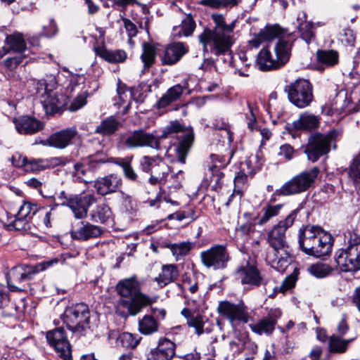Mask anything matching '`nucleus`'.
<instances>
[{"instance_id":"nucleus-1","label":"nucleus","mask_w":360,"mask_h":360,"mask_svg":"<svg viewBox=\"0 0 360 360\" xmlns=\"http://www.w3.org/2000/svg\"><path fill=\"white\" fill-rule=\"evenodd\" d=\"M213 28H205L198 36L202 46L204 53H212L216 56L226 53L234 43L235 22L227 24L221 14H212Z\"/></svg>"},{"instance_id":"nucleus-2","label":"nucleus","mask_w":360,"mask_h":360,"mask_svg":"<svg viewBox=\"0 0 360 360\" xmlns=\"http://www.w3.org/2000/svg\"><path fill=\"white\" fill-rule=\"evenodd\" d=\"M299 245L306 254L321 257L330 253L333 237L320 226L307 225L300 230Z\"/></svg>"},{"instance_id":"nucleus-3","label":"nucleus","mask_w":360,"mask_h":360,"mask_svg":"<svg viewBox=\"0 0 360 360\" xmlns=\"http://www.w3.org/2000/svg\"><path fill=\"white\" fill-rule=\"evenodd\" d=\"M116 290L121 296L130 298L127 308L132 316L138 314L143 308L152 304L156 300L155 297H150L141 292L140 283L135 276L120 281L116 285Z\"/></svg>"},{"instance_id":"nucleus-4","label":"nucleus","mask_w":360,"mask_h":360,"mask_svg":"<svg viewBox=\"0 0 360 360\" xmlns=\"http://www.w3.org/2000/svg\"><path fill=\"white\" fill-rule=\"evenodd\" d=\"M63 323L77 338L86 335L90 330V311L84 303L67 307L62 315Z\"/></svg>"},{"instance_id":"nucleus-5","label":"nucleus","mask_w":360,"mask_h":360,"mask_svg":"<svg viewBox=\"0 0 360 360\" xmlns=\"http://www.w3.org/2000/svg\"><path fill=\"white\" fill-rule=\"evenodd\" d=\"M58 262V259H53L41 262L34 266L13 268L6 275V281L9 290L13 292L23 291L25 287V283L33 279L34 275L37 273L49 269Z\"/></svg>"},{"instance_id":"nucleus-6","label":"nucleus","mask_w":360,"mask_h":360,"mask_svg":"<svg viewBox=\"0 0 360 360\" xmlns=\"http://www.w3.org/2000/svg\"><path fill=\"white\" fill-rule=\"evenodd\" d=\"M292 45V43L288 39H280L275 46L276 58L271 56L268 49H262L256 60L259 69L266 71L284 65L290 59Z\"/></svg>"},{"instance_id":"nucleus-7","label":"nucleus","mask_w":360,"mask_h":360,"mask_svg":"<svg viewBox=\"0 0 360 360\" xmlns=\"http://www.w3.org/2000/svg\"><path fill=\"white\" fill-rule=\"evenodd\" d=\"M338 268L345 272L360 270V238H351L348 245L335 253Z\"/></svg>"},{"instance_id":"nucleus-8","label":"nucleus","mask_w":360,"mask_h":360,"mask_svg":"<svg viewBox=\"0 0 360 360\" xmlns=\"http://www.w3.org/2000/svg\"><path fill=\"white\" fill-rule=\"evenodd\" d=\"M44 89L41 95L40 102L46 113H55L61 110L66 104V98L57 91V83L56 79L51 77L49 82L41 80L39 82L37 91Z\"/></svg>"},{"instance_id":"nucleus-9","label":"nucleus","mask_w":360,"mask_h":360,"mask_svg":"<svg viewBox=\"0 0 360 360\" xmlns=\"http://www.w3.org/2000/svg\"><path fill=\"white\" fill-rule=\"evenodd\" d=\"M319 174V169L316 167L302 172L285 182L276 191V194L286 196L304 192L313 186Z\"/></svg>"},{"instance_id":"nucleus-10","label":"nucleus","mask_w":360,"mask_h":360,"mask_svg":"<svg viewBox=\"0 0 360 360\" xmlns=\"http://www.w3.org/2000/svg\"><path fill=\"white\" fill-rule=\"evenodd\" d=\"M285 91L291 103L299 108L310 105L313 99V86L309 80L300 78L285 86Z\"/></svg>"},{"instance_id":"nucleus-11","label":"nucleus","mask_w":360,"mask_h":360,"mask_svg":"<svg viewBox=\"0 0 360 360\" xmlns=\"http://www.w3.org/2000/svg\"><path fill=\"white\" fill-rule=\"evenodd\" d=\"M336 135L335 131H331L326 134H316L311 136L305 148L308 159L316 162L320 157L327 154Z\"/></svg>"},{"instance_id":"nucleus-12","label":"nucleus","mask_w":360,"mask_h":360,"mask_svg":"<svg viewBox=\"0 0 360 360\" xmlns=\"http://www.w3.org/2000/svg\"><path fill=\"white\" fill-rule=\"evenodd\" d=\"M178 133L177 139L179 143L176 148L179 161L185 163L186 158L193 141V133L190 129H184L178 122H171L162 134V137L166 138L169 134Z\"/></svg>"},{"instance_id":"nucleus-13","label":"nucleus","mask_w":360,"mask_h":360,"mask_svg":"<svg viewBox=\"0 0 360 360\" xmlns=\"http://www.w3.org/2000/svg\"><path fill=\"white\" fill-rule=\"evenodd\" d=\"M298 212V210H293L284 220L280 221L276 225L274 226L271 231L267 233L266 240L269 248H284L288 246L285 240V231L290 227L295 221ZM276 249L270 253L271 257H274L273 254Z\"/></svg>"},{"instance_id":"nucleus-14","label":"nucleus","mask_w":360,"mask_h":360,"mask_svg":"<svg viewBox=\"0 0 360 360\" xmlns=\"http://www.w3.org/2000/svg\"><path fill=\"white\" fill-rule=\"evenodd\" d=\"M200 259L207 268L218 270L226 267L230 257L225 245H215L202 252Z\"/></svg>"},{"instance_id":"nucleus-15","label":"nucleus","mask_w":360,"mask_h":360,"mask_svg":"<svg viewBox=\"0 0 360 360\" xmlns=\"http://www.w3.org/2000/svg\"><path fill=\"white\" fill-rule=\"evenodd\" d=\"M217 311L229 320L233 329L236 328L238 322L246 323L248 321L247 307L243 302L236 304L229 301H221L218 304Z\"/></svg>"},{"instance_id":"nucleus-16","label":"nucleus","mask_w":360,"mask_h":360,"mask_svg":"<svg viewBox=\"0 0 360 360\" xmlns=\"http://www.w3.org/2000/svg\"><path fill=\"white\" fill-rule=\"evenodd\" d=\"M46 340L53 347L58 356L63 360H70L72 357V349L65 329L58 327L53 330H49L46 335Z\"/></svg>"},{"instance_id":"nucleus-17","label":"nucleus","mask_w":360,"mask_h":360,"mask_svg":"<svg viewBox=\"0 0 360 360\" xmlns=\"http://www.w3.org/2000/svg\"><path fill=\"white\" fill-rule=\"evenodd\" d=\"M120 143H123L129 148L150 147L160 149L159 139L153 134L143 130L134 131L133 133L122 136Z\"/></svg>"},{"instance_id":"nucleus-18","label":"nucleus","mask_w":360,"mask_h":360,"mask_svg":"<svg viewBox=\"0 0 360 360\" xmlns=\"http://www.w3.org/2000/svg\"><path fill=\"white\" fill-rule=\"evenodd\" d=\"M78 137L79 134L76 127H69L50 135L44 143V145H48L58 149H64L68 146L72 145Z\"/></svg>"},{"instance_id":"nucleus-19","label":"nucleus","mask_w":360,"mask_h":360,"mask_svg":"<svg viewBox=\"0 0 360 360\" xmlns=\"http://www.w3.org/2000/svg\"><path fill=\"white\" fill-rule=\"evenodd\" d=\"M95 202L94 194L72 195L68 207L75 218L83 219L86 217L89 207Z\"/></svg>"},{"instance_id":"nucleus-20","label":"nucleus","mask_w":360,"mask_h":360,"mask_svg":"<svg viewBox=\"0 0 360 360\" xmlns=\"http://www.w3.org/2000/svg\"><path fill=\"white\" fill-rule=\"evenodd\" d=\"M279 309H271L268 315L259 320L257 322L250 325L252 330L258 335H271L274 330L278 319L281 316Z\"/></svg>"},{"instance_id":"nucleus-21","label":"nucleus","mask_w":360,"mask_h":360,"mask_svg":"<svg viewBox=\"0 0 360 360\" xmlns=\"http://www.w3.org/2000/svg\"><path fill=\"white\" fill-rule=\"evenodd\" d=\"M276 251L274 252V257H271L270 253L274 250V248H269L266 252V260L278 271H284L290 263V255L289 246L284 248L276 247Z\"/></svg>"},{"instance_id":"nucleus-22","label":"nucleus","mask_w":360,"mask_h":360,"mask_svg":"<svg viewBox=\"0 0 360 360\" xmlns=\"http://www.w3.org/2000/svg\"><path fill=\"white\" fill-rule=\"evenodd\" d=\"M101 233L102 231L99 226L86 221L78 222L70 231L72 238L82 241L97 238Z\"/></svg>"},{"instance_id":"nucleus-23","label":"nucleus","mask_w":360,"mask_h":360,"mask_svg":"<svg viewBox=\"0 0 360 360\" xmlns=\"http://www.w3.org/2000/svg\"><path fill=\"white\" fill-rule=\"evenodd\" d=\"M13 122L18 133L32 135L41 131L44 127L43 122L31 116H20L13 119Z\"/></svg>"},{"instance_id":"nucleus-24","label":"nucleus","mask_w":360,"mask_h":360,"mask_svg":"<svg viewBox=\"0 0 360 360\" xmlns=\"http://www.w3.org/2000/svg\"><path fill=\"white\" fill-rule=\"evenodd\" d=\"M243 219L236 227L235 238L236 240L248 243L255 233L256 223L255 217L249 212L243 214Z\"/></svg>"},{"instance_id":"nucleus-25","label":"nucleus","mask_w":360,"mask_h":360,"mask_svg":"<svg viewBox=\"0 0 360 360\" xmlns=\"http://www.w3.org/2000/svg\"><path fill=\"white\" fill-rule=\"evenodd\" d=\"M188 51V47L184 43H172L165 49L162 57V63L164 65H174L177 63Z\"/></svg>"},{"instance_id":"nucleus-26","label":"nucleus","mask_w":360,"mask_h":360,"mask_svg":"<svg viewBox=\"0 0 360 360\" xmlns=\"http://www.w3.org/2000/svg\"><path fill=\"white\" fill-rule=\"evenodd\" d=\"M175 354V344L167 338L160 339L149 360H170Z\"/></svg>"},{"instance_id":"nucleus-27","label":"nucleus","mask_w":360,"mask_h":360,"mask_svg":"<svg viewBox=\"0 0 360 360\" xmlns=\"http://www.w3.org/2000/svg\"><path fill=\"white\" fill-rule=\"evenodd\" d=\"M238 274L243 284L259 286L262 283V277L254 264H247L238 270Z\"/></svg>"},{"instance_id":"nucleus-28","label":"nucleus","mask_w":360,"mask_h":360,"mask_svg":"<svg viewBox=\"0 0 360 360\" xmlns=\"http://www.w3.org/2000/svg\"><path fill=\"white\" fill-rule=\"evenodd\" d=\"M117 100L115 105L118 106L119 110L117 112V114L124 115L126 114L131 104V92L129 88L124 84H122L120 82L117 84Z\"/></svg>"},{"instance_id":"nucleus-29","label":"nucleus","mask_w":360,"mask_h":360,"mask_svg":"<svg viewBox=\"0 0 360 360\" xmlns=\"http://www.w3.org/2000/svg\"><path fill=\"white\" fill-rule=\"evenodd\" d=\"M355 339V337L345 339L340 335H331L328 337V352L332 354H344L348 350L350 343Z\"/></svg>"},{"instance_id":"nucleus-30","label":"nucleus","mask_w":360,"mask_h":360,"mask_svg":"<svg viewBox=\"0 0 360 360\" xmlns=\"http://www.w3.org/2000/svg\"><path fill=\"white\" fill-rule=\"evenodd\" d=\"M320 118L309 112H304L300 115L298 119L292 123L293 127L297 130H311L318 127Z\"/></svg>"},{"instance_id":"nucleus-31","label":"nucleus","mask_w":360,"mask_h":360,"mask_svg":"<svg viewBox=\"0 0 360 360\" xmlns=\"http://www.w3.org/2000/svg\"><path fill=\"white\" fill-rule=\"evenodd\" d=\"M179 276L177 266L175 264H164L158 276L155 278L159 287L162 288L172 283Z\"/></svg>"},{"instance_id":"nucleus-32","label":"nucleus","mask_w":360,"mask_h":360,"mask_svg":"<svg viewBox=\"0 0 360 360\" xmlns=\"http://www.w3.org/2000/svg\"><path fill=\"white\" fill-rule=\"evenodd\" d=\"M186 86L176 84L169 88L165 94L160 98L157 105L159 108H165L172 103L176 101L181 96L184 89Z\"/></svg>"},{"instance_id":"nucleus-33","label":"nucleus","mask_w":360,"mask_h":360,"mask_svg":"<svg viewBox=\"0 0 360 360\" xmlns=\"http://www.w3.org/2000/svg\"><path fill=\"white\" fill-rule=\"evenodd\" d=\"M195 243L191 241H183L175 243H167L165 247L169 249L172 255L178 261L188 255L195 248Z\"/></svg>"},{"instance_id":"nucleus-34","label":"nucleus","mask_w":360,"mask_h":360,"mask_svg":"<svg viewBox=\"0 0 360 360\" xmlns=\"http://www.w3.org/2000/svg\"><path fill=\"white\" fill-rule=\"evenodd\" d=\"M5 43L8 46V48L6 49L8 52L11 51L15 53H22L27 49L24 36L20 32L6 34Z\"/></svg>"},{"instance_id":"nucleus-35","label":"nucleus","mask_w":360,"mask_h":360,"mask_svg":"<svg viewBox=\"0 0 360 360\" xmlns=\"http://www.w3.org/2000/svg\"><path fill=\"white\" fill-rule=\"evenodd\" d=\"M302 18L300 16L297 18V20L301 21L299 22L298 31L300 37L309 44L315 38L314 24L311 22L307 21V15L304 13H302Z\"/></svg>"},{"instance_id":"nucleus-36","label":"nucleus","mask_w":360,"mask_h":360,"mask_svg":"<svg viewBox=\"0 0 360 360\" xmlns=\"http://www.w3.org/2000/svg\"><path fill=\"white\" fill-rule=\"evenodd\" d=\"M210 159L212 165L208 167V169L213 176L212 178L215 179L214 181L217 182L222 176V173L219 172V169L229 163L231 157L226 158L224 156L220 157L217 155H211Z\"/></svg>"},{"instance_id":"nucleus-37","label":"nucleus","mask_w":360,"mask_h":360,"mask_svg":"<svg viewBox=\"0 0 360 360\" xmlns=\"http://www.w3.org/2000/svg\"><path fill=\"white\" fill-rule=\"evenodd\" d=\"M158 321L150 315H145L139 321V330L141 334L149 335L158 330Z\"/></svg>"},{"instance_id":"nucleus-38","label":"nucleus","mask_w":360,"mask_h":360,"mask_svg":"<svg viewBox=\"0 0 360 360\" xmlns=\"http://www.w3.org/2000/svg\"><path fill=\"white\" fill-rule=\"evenodd\" d=\"M140 341V338L134 337L131 333H122L116 339L117 349H133L136 347Z\"/></svg>"},{"instance_id":"nucleus-39","label":"nucleus","mask_w":360,"mask_h":360,"mask_svg":"<svg viewBox=\"0 0 360 360\" xmlns=\"http://www.w3.org/2000/svg\"><path fill=\"white\" fill-rule=\"evenodd\" d=\"M131 158L114 159V164L120 166L124 174V176L131 181H135L137 179V174L131 165Z\"/></svg>"},{"instance_id":"nucleus-40","label":"nucleus","mask_w":360,"mask_h":360,"mask_svg":"<svg viewBox=\"0 0 360 360\" xmlns=\"http://www.w3.org/2000/svg\"><path fill=\"white\" fill-rule=\"evenodd\" d=\"M263 160L259 157V153L250 156L243 164V170L246 174L252 175L257 170H259L263 165Z\"/></svg>"},{"instance_id":"nucleus-41","label":"nucleus","mask_w":360,"mask_h":360,"mask_svg":"<svg viewBox=\"0 0 360 360\" xmlns=\"http://www.w3.org/2000/svg\"><path fill=\"white\" fill-rule=\"evenodd\" d=\"M156 52L155 46L150 43L143 44V53L141 54V60L143 63L144 68H148L155 62Z\"/></svg>"},{"instance_id":"nucleus-42","label":"nucleus","mask_w":360,"mask_h":360,"mask_svg":"<svg viewBox=\"0 0 360 360\" xmlns=\"http://www.w3.org/2000/svg\"><path fill=\"white\" fill-rule=\"evenodd\" d=\"M283 205L281 204L268 205L262 209L263 214L258 221V224L262 226L267 223L271 218L277 216Z\"/></svg>"},{"instance_id":"nucleus-43","label":"nucleus","mask_w":360,"mask_h":360,"mask_svg":"<svg viewBox=\"0 0 360 360\" xmlns=\"http://www.w3.org/2000/svg\"><path fill=\"white\" fill-rule=\"evenodd\" d=\"M111 214L110 207L103 204L98 205L91 214L92 221L95 222L105 223Z\"/></svg>"},{"instance_id":"nucleus-44","label":"nucleus","mask_w":360,"mask_h":360,"mask_svg":"<svg viewBox=\"0 0 360 360\" xmlns=\"http://www.w3.org/2000/svg\"><path fill=\"white\" fill-rule=\"evenodd\" d=\"M38 211L39 208L37 204L25 200L17 213L18 217L29 220L31 219Z\"/></svg>"},{"instance_id":"nucleus-45","label":"nucleus","mask_w":360,"mask_h":360,"mask_svg":"<svg viewBox=\"0 0 360 360\" xmlns=\"http://www.w3.org/2000/svg\"><path fill=\"white\" fill-rule=\"evenodd\" d=\"M112 176L108 175L98 179L95 182V188L97 193L101 195H105L112 192Z\"/></svg>"},{"instance_id":"nucleus-46","label":"nucleus","mask_w":360,"mask_h":360,"mask_svg":"<svg viewBox=\"0 0 360 360\" xmlns=\"http://www.w3.org/2000/svg\"><path fill=\"white\" fill-rule=\"evenodd\" d=\"M348 176L356 188H360V153L354 159L349 166Z\"/></svg>"},{"instance_id":"nucleus-47","label":"nucleus","mask_w":360,"mask_h":360,"mask_svg":"<svg viewBox=\"0 0 360 360\" xmlns=\"http://www.w3.org/2000/svg\"><path fill=\"white\" fill-rule=\"evenodd\" d=\"M317 58L321 63L328 66L333 65L338 61V54L333 50L318 51Z\"/></svg>"},{"instance_id":"nucleus-48","label":"nucleus","mask_w":360,"mask_h":360,"mask_svg":"<svg viewBox=\"0 0 360 360\" xmlns=\"http://www.w3.org/2000/svg\"><path fill=\"white\" fill-rule=\"evenodd\" d=\"M309 270L316 278H324L333 271V268L328 264L316 263L311 265Z\"/></svg>"},{"instance_id":"nucleus-49","label":"nucleus","mask_w":360,"mask_h":360,"mask_svg":"<svg viewBox=\"0 0 360 360\" xmlns=\"http://www.w3.org/2000/svg\"><path fill=\"white\" fill-rule=\"evenodd\" d=\"M0 308L5 310L8 315H13L18 311L17 305L11 302L8 295L6 292H0Z\"/></svg>"},{"instance_id":"nucleus-50","label":"nucleus","mask_w":360,"mask_h":360,"mask_svg":"<svg viewBox=\"0 0 360 360\" xmlns=\"http://www.w3.org/2000/svg\"><path fill=\"white\" fill-rule=\"evenodd\" d=\"M46 159H28L25 170L27 172H40L46 169Z\"/></svg>"},{"instance_id":"nucleus-51","label":"nucleus","mask_w":360,"mask_h":360,"mask_svg":"<svg viewBox=\"0 0 360 360\" xmlns=\"http://www.w3.org/2000/svg\"><path fill=\"white\" fill-rule=\"evenodd\" d=\"M95 133L102 136H110L112 134V116L101 121L95 129Z\"/></svg>"},{"instance_id":"nucleus-52","label":"nucleus","mask_w":360,"mask_h":360,"mask_svg":"<svg viewBox=\"0 0 360 360\" xmlns=\"http://www.w3.org/2000/svg\"><path fill=\"white\" fill-rule=\"evenodd\" d=\"M296 281L297 273L294 271L292 274L286 277V278L283 281L279 287H275L274 290L276 293L277 292L285 293V291L292 288L295 286Z\"/></svg>"},{"instance_id":"nucleus-53","label":"nucleus","mask_w":360,"mask_h":360,"mask_svg":"<svg viewBox=\"0 0 360 360\" xmlns=\"http://www.w3.org/2000/svg\"><path fill=\"white\" fill-rule=\"evenodd\" d=\"M181 30H182L183 35L185 37L190 36L193 34L195 28V20L191 15H187L182 21Z\"/></svg>"},{"instance_id":"nucleus-54","label":"nucleus","mask_w":360,"mask_h":360,"mask_svg":"<svg viewBox=\"0 0 360 360\" xmlns=\"http://www.w3.org/2000/svg\"><path fill=\"white\" fill-rule=\"evenodd\" d=\"M261 33L265 40H271L279 37L282 34V30L278 25L266 26Z\"/></svg>"},{"instance_id":"nucleus-55","label":"nucleus","mask_w":360,"mask_h":360,"mask_svg":"<svg viewBox=\"0 0 360 360\" xmlns=\"http://www.w3.org/2000/svg\"><path fill=\"white\" fill-rule=\"evenodd\" d=\"M188 325L195 329V333L200 335L204 333L203 327L205 324V319L202 316L196 315L191 316L187 322Z\"/></svg>"},{"instance_id":"nucleus-56","label":"nucleus","mask_w":360,"mask_h":360,"mask_svg":"<svg viewBox=\"0 0 360 360\" xmlns=\"http://www.w3.org/2000/svg\"><path fill=\"white\" fill-rule=\"evenodd\" d=\"M339 39L345 46H353L355 42V35L351 29H344L340 33Z\"/></svg>"},{"instance_id":"nucleus-57","label":"nucleus","mask_w":360,"mask_h":360,"mask_svg":"<svg viewBox=\"0 0 360 360\" xmlns=\"http://www.w3.org/2000/svg\"><path fill=\"white\" fill-rule=\"evenodd\" d=\"M169 166L162 160H160V161H158L157 163L154 165L153 172L150 174H155L156 172L158 173L157 176H161L166 180V177L169 174Z\"/></svg>"},{"instance_id":"nucleus-58","label":"nucleus","mask_w":360,"mask_h":360,"mask_svg":"<svg viewBox=\"0 0 360 360\" xmlns=\"http://www.w3.org/2000/svg\"><path fill=\"white\" fill-rule=\"evenodd\" d=\"M248 111L245 113V118L248 128L252 131L255 129L256 123V114L257 112V109L253 105L248 103Z\"/></svg>"},{"instance_id":"nucleus-59","label":"nucleus","mask_w":360,"mask_h":360,"mask_svg":"<svg viewBox=\"0 0 360 360\" xmlns=\"http://www.w3.org/2000/svg\"><path fill=\"white\" fill-rule=\"evenodd\" d=\"M160 158L158 157H149L144 156L141 161V167L143 171L147 173H151L153 169V166L158 161H160Z\"/></svg>"},{"instance_id":"nucleus-60","label":"nucleus","mask_w":360,"mask_h":360,"mask_svg":"<svg viewBox=\"0 0 360 360\" xmlns=\"http://www.w3.org/2000/svg\"><path fill=\"white\" fill-rule=\"evenodd\" d=\"M72 195H68L64 191H60L56 197L50 196L49 198L54 201L53 207L56 206H67L70 202Z\"/></svg>"},{"instance_id":"nucleus-61","label":"nucleus","mask_w":360,"mask_h":360,"mask_svg":"<svg viewBox=\"0 0 360 360\" xmlns=\"http://www.w3.org/2000/svg\"><path fill=\"white\" fill-rule=\"evenodd\" d=\"M14 219L11 220V221L8 224V227L9 229H14L15 230H22L26 229V225L27 222V219H22L20 217H18V214L13 216Z\"/></svg>"},{"instance_id":"nucleus-62","label":"nucleus","mask_w":360,"mask_h":360,"mask_svg":"<svg viewBox=\"0 0 360 360\" xmlns=\"http://www.w3.org/2000/svg\"><path fill=\"white\" fill-rule=\"evenodd\" d=\"M25 58V56L22 53H20L19 56H16L12 58H8L4 61L5 66L10 70H13L22 63Z\"/></svg>"},{"instance_id":"nucleus-63","label":"nucleus","mask_w":360,"mask_h":360,"mask_svg":"<svg viewBox=\"0 0 360 360\" xmlns=\"http://www.w3.org/2000/svg\"><path fill=\"white\" fill-rule=\"evenodd\" d=\"M46 168L54 167L56 166H64L69 162V159L66 157H55L49 159H46Z\"/></svg>"},{"instance_id":"nucleus-64","label":"nucleus","mask_w":360,"mask_h":360,"mask_svg":"<svg viewBox=\"0 0 360 360\" xmlns=\"http://www.w3.org/2000/svg\"><path fill=\"white\" fill-rule=\"evenodd\" d=\"M86 103V96L84 94L77 96L71 103L69 109L71 111H76Z\"/></svg>"}]
</instances>
